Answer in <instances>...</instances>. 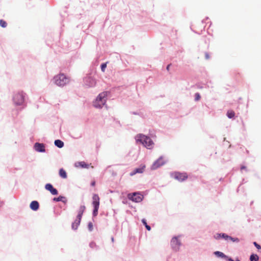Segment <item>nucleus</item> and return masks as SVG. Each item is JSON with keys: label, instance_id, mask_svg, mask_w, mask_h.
<instances>
[{"label": "nucleus", "instance_id": "obj_12", "mask_svg": "<svg viewBox=\"0 0 261 261\" xmlns=\"http://www.w3.org/2000/svg\"><path fill=\"white\" fill-rule=\"evenodd\" d=\"M145 168V165L142 166L141 167L135 169L133 171L130 173L129 175L130 176H133L135 175L136 173H142Z\"/></svg>", "mask_w": 261, "mask_h": 261}, {"label": "nucleus", "instance_id": "obj_20", "mask_svg": "<svg viewBox=\"0 0 261 261\" xmlns=\"http://www.w3.org/2000/svg\"><path fill=\"white\" fill-rule=\"evenodd\" d=\"M59 175L60 176L63 178H67V174L66 171L63 170V169H60L59 171Z\"/></svg>", "mask_w": 261, "mask_h": 261}, {"label": "nucleus", "instance_id": "obj_39", "mask_svg": "<svg viewBox=\"0 0 261 261\" xmlns=\"http://www.w3.org/2000/svg\"><path fill=\"white\" fill-rule=\"evenodd\" d=\"M229 261H233L231 258L228 259Z\"/></svg>", "mask_w": 261, "mask_h": 261}, {"label": "nucleus", "instance_id": "obj_26", "mask_svg": "<svg viewBox=\"0 0 261 261\" xmlns=\"http://www.w3.org/2000/svg\"><path fill=\"white\" fill-rule=\"evenodd\" d=\"M85 87L87 88L89 87H93L94 86V83H87V84L84 85Z\"/></svg>", "mask_w": 261, "mask_h": 261}, {"label": "nucleus", "instance_id": "obj_9", "mask_svg": "<svg viewBox=\"0 0 261 261\" xmlns=\"http://www.w3.org/2000/svg\"><path fill=\"white\" fill-rule=\"evenodd\" d=\"M45 188L46 190L49 191L53 195H57L58 193L57 189H55L50 184H46Z\"/></svg>", "mask_w": 261, "mask_h": 261}, {"label": "nucleus", "instance_id": "obj_17", "mask_svg": "<svg viewBox=\"0 0 261 261\" xmlns=\"http://www.w3.org/2000/svg\"><path fill=\"white\" fill-rule=\"evenodd\" d=\"M85 210V206H84V205L81 206L80 208H79V212H78V215H77V217H79V218H82L83 214Z\"/></svg>", "mask_w": 261, "mask_h": 261}, {"label": "nucleus", "instance_id": "obj_8", "mask_svg": "<svg viewBox=\"0 0 261 261\" xmlns=\"http://www.w3.org/2000/svg\"><path fill=\"white\" fill-rule=\"evenodd\" d=\"M35 150L39 152H44L45 151V145L42 143H36L34 144Z\"/></svg>", "mask_w": 261, "mask_h": 261}, {"label": "nucleus", "instance_id": "obj_25", "mask_svg": "<svg viewBox=\"0 0 261 261\" xmlns=\"http://www.w3.org/2000/svg\"><path fill=\"white\" fill-rule=\"evenodd\" d=\"M143 223L145 225V227L146 228V229L148 230H150L151 229V227L150 226H149V225H148L147 224V223L146 222V220L145 219H143L142 220Z\"/></svg>", "mask_w": 261, "mask_h": 261}, {"label": "nucleus", "instance_id": "obj_18", "mask_svg": "<svg viewBox=\"0 0 261 261\" xmlns=\"http://www.w3.org/2000/svg\"><path fill=\"white\" fill-rule=\"evenodd\" d=\"M55 145L59 148H62L64 146V142L60 140H56L55 141Z\"/></svg>", "mask_w": 261, "mask_h": 261}, {"label": "nucleus", "instance_id": "obj_32", "mask_svg": "<svg viewBox=\"0 0 261 261\" xmlns=\"http://www.w3.org/2000/svg\"><path fill=\"white\" fill-rule=\"evenodd\" d=\"M57 85L60 87H64L66 83H56Z\"/></svg>", "mask_w": 261, "mask_h": 261}, {"label": "nucleus", "instance_id": "obj_10", "mask_svg": "<svg viewBox=\"0 0 261 261\" xmlns=\"http://www.w3.org/2000/svg\"><path fill=\"white\" fill-rule=\"evenodd\" d=\"M174 177L179 181H183L187 178V175L186 173L176 172L174 173Z\"/></svg>", "mask_w": 261, "mask_h": 261}, {"label": "nucleus", "instance_id": "obj_13", "mask_svg": "<svg viewBox=\"0 0 261 261\" xmlns=\"http://www.w3.org/2000/svg\"><path fill=\"white\" fill-rule=\"evenodd\" d=\"M39 203L37 201H33L30 204V208L33 211H37L39 208Z\"/></svg>", "mask_w": 261, "mask_h": 261}, {"label": "nucleus", "instance_id": "obj_7", "mask_svg": "<svg viewBox=\"0 0 261 261\" xmlns=\"http://www.w3.org/2000/svg\"><path fill=\"white\" fill-rule=\"evenodd\" d=\"M127 197L129 199L136 202H140L143 199V196L139 193L128 194Z\"/></svg>", "mask_w": 261, "mask_h": 261}, {"label": "nucleus", "instance_id": "obj_5", "mask_svg": "<svg viewBox=\"0 0 261 261\" xmlns=\"http://www.w3.org/2000/svg\"><path fill=\"white\" fill-rule=\"evenodd\" d=\"M181 245L179 237H174L171 241V246L172 249L175 251H178Z\"/></svg>", "mask_w": 261, "mask_h": 261}, {"label": "nucleus", "instance_id": "obj_38", "mask_svg": "<svg viewBox=\"0 0 261 261\" xmlns=\"http://www.w3.org/2000/svg\"><path fill=\"white\" fill-rule=\"evenodd\" d=\"M169 67H170V65H168L167 67V70H169Z\"/></svg>", "mask_w": 261, "mask_h": 261}, {"label": "nucleus", "instance_id": "obj_33", "mask_svg": "<svg viewBox=\"0 0 261 261\" xmlns=\"http://www.w3.org/2000/svg\"><path fill=\"white\" fill-rule=\"evenodd\" d=\"M253 244L254 245V246L257 248V249H260L261 248V247L259 245H258V244H257L256 242H254L253 243Z\"/></svg>", "mask_w": 261, "mask_h": 261}, {"label": "nucleus", "instance_id": "obj_29", "mask_svg": "<svg viewBox=\"0 0 261 261\" xmlns=\"http://www.w3.org/2000/svg\"><path fill=\"white\" fill-rule=\"evenodd\" d=\"M195 101H198V100H199L200 99V96L199 94V93H196L195 94Z\"/></svg>", "mask_w": 261, "mask_h": 261}, {"label": "nucleus", "instance_id": "obj_6", "mask_svg": "<svg viewBox=\"0 0 261 261\" xmlns=\"http://www.w3.org/2000/svg\"><path fill=\"white\" fill-rule=\"evenodd\" d=\"M167 160H165L163 156H160L157 160H156L152 165L151 167V170H155L161 166L164 165Z\"/></svg>", "mask_w": 261, "mask_h": 261}, {"label": "nucleus", "instance_id": "obj_40", "mask_svg": "<svg viewBox=\"0 0 261 261\" xmlns=\"http://www.w3.org/2000/svg\"><path fill=\"white\" fill-rule=\"evenodd\" d=\"M111 239H112V242H113V241H114V238L112 237V238H111Z\"/></svg>", "mask_w": 261, "mask_h": 261}, {"label": "nucleus", "instance_id": "obj_16", "mask_svg": "<svg viewBox=\"0 0 261 261\" xmlns=\"http://www.w3.org/2000/svg\"><path fill=\"white\" fill-rule=\"evenodd\" d=\"M53 200L55 201H62L64 203H66L67 202L66 198L65 197L62 196H60L57 198H54Z\"/></svg>", "mask_w": 261, "mask_h": 261}, {"label": "nucleus", "instance_id": "obj_4", "mask_svg": "<svg viewBox=\"0 0 261 261\" xmlns=\"http://www.w3.org/2000/svg\"><path fill=\"white\" fill-rule=\"evenodd\" d=\"M92 205L94 207L93 215L95 217L97 215L99 206V197L97 194H94L92 197Z\"/></svg>", "mask_w": 261, "mask_h": 261}, {"label": "nucleus", "instance_id": "obj_15", "mask_svg": "<svg viewBox=\"0 0 261 261\" xmlns=\"http://www.w3.org/2000/svg\"><path fill=\"white\" fill-rule=\"evenodd\" d=\"M75 167L88 168V165L86 164L84 162H77L74 164Z\"/></svg>", "mask_w": 261, "mask_h": 261}, {"label": "nucleus", "instance_id": "obj_21", "mask_svg": "<svg viewBox=\"0 0 261 261\" xmlns=\"http://www.w3.org/2000/svg\"><path fill=\"white\" fill-rule=\"evenodd\" d=\"M259 257L257 254H252L250 257V261H258Z\"/></svg>", "mask_w": 261, "mask_h": 261}, {"label": "nucleus", "instance_id": "obj_24", "mask_svg": "<svg viewBox=\"0 0 261 261\" xmlns=\"http://www.w3.org/2000/svg\"><path fill=\"white\" fill-rule=\"evenodd\" d=\"M0 25L3 28H6L7 25V23L5 20H4L3 19H1L0 20Z\"/></svg>", "mask_w": 261, "mask_h": 261}, {"label": "nucleus", "instance_id": "obj_14", "mask_svg": "<svg viewBox=\"0 0 261 261\" xmlns=\"http://www.w3.org/2000/svg\"><path fill=\"white\" fill-rule=\"evenodd\" d=\"M81 220V218H79L77 217H76V220L72 224V228L73 229L76 230L78 226L79 225V224L80 223Z\"/></svg>", "mask_w": 261, "mask_h": 261}, {"label": "nucleus", "instance_id": "obj_34", "mask_svg": "<svg viewBox=\"0 0 261 261\" xmlns=\"http://www.w3.org/2000/svg\"><path fill=\"white\" fill-rule=\"evenodd\" d=\"M205 57L206 59H210V56L207 53H205Z\"/></svg>", "mask_w": 261, "mask_h": 261}, {"label": "nucleus", "instance_id": "obj_36", "mask_svg": "<svg viewBox=\"0 0 261 261\" xmlns=\"http://www.w3.org/2000/svg\"><path fill=\"white\" fill-rule=\"evenodd\" d=\"M95 181H93V182H92L91 183V185H92V186H94L95 185Z\"/></svg>", "mask_w": 261, "mask_h": 261}, {"label": "nucleus", "instance_id": "obj_28", "mask_svg": "<svg viewBox=\"0 0 261 261\" xmlns=\"http://www.w3.org/2000/svg\"><path fill=\"white\" fill-rule=\"evenodd\" d=\"M222 233H216L214 235V238L216 240H219L221 238Z\"/></svg>", "mask_w": 261, "mask_h": 261}, {"label": "nucleus", "instance_id": "obj_37", "mask_svg": "<svg viewBox=\"0 0 261 261\" xmlns=\"http://www.w3.org/2000/svg\"><path fill=\"white\" fill-rule=\"evenodd\" d=\"M245 169V166H242L241 168V170H243V169Z\"/></svg>", "mask_w": 261, "mask_h": 261}, {"label": "nucleus", "instance_id": "obj_11", "mask_svg": "<svg viewBox=\"0 0 261 261\" xmlns=\"http://www.w3.org/2000/svg\"><path fill=\"white\" fill-rule=\"evenodd\" d=\"M68 80L64 74L61 73L54 77L55 82H63L64 80Z\"/></svg>", "mask_w": 261, "mask_h": 261}, {"label": "nucleus", "instance_id": "obj_22", "mask_svg": "<svg viewBox=\"0 0 261 261\" xmlns=\"http://www.w3.org/2000/svg\"><path fill=\"white\" fill-rule=\"evenodd\" d=\"M227 116L229 118H232L234 116V113L232 111H229L227 112Z\"/></svg>", "mask_w": 261, "mask_h": 261}, {"label": "nucleus", "instance_id": "obj_19", "mask_svg": "<svg viewBox=\"0 0 261 261\" xmlns=\"http://www.w3.org/2000/svg\"><path fill=\"white\" fill-rule=\"evenodd\" d=\"M214 254L216 255L217 257H221V258H227V256H226L223 252L220 251H215L214 252Z\"/></svg>", "mask_w": 261, "mask_h": 261}, {"label": "nucleus", "instance_id": "obj_3", "mask_svg": "<svg viewBox=\"0 0 261 261\" xmlns=\"http://www.w3.org/2000/svg\"><path fill=\"white\" fill-rule=\"evenodd\" d=\"M135 138L137 142L142 144L147 149H151L153 147L154 143L149 137L142 134H139L136 136Z\"/></svg>", "mask_w": 261, "mask_h": 261}, {"label": "nucleus", "instance_id": "obj_2", "mask_svg": "<svg viewBox=\"0 0 261 261\" xmlns=\"http://www.w3.org/2000/svg\"><path fill=\"white\" fill-rule=\"evenodd\" d=\"M26 94L22 91L16 92L13 96L12 100L16 106L23 107L25 105Z\"/></svg>", "mask_w": 261, "mask_h": 261}, {"label": "nucleus", "instance_id": "obj_27", "mask_svg": "<svg viewBox=\"0 0 261 261\" xmlns=\"http://www.w3.org/2000/svg\"><path fill=\"white\" fill-rule=\"evenodd\" d=\"M107 62L103 63L101 65V69L102 72H105V69L107 67Z\"/></svg>", "mask_w": 261, "mask_h": 261}, {"label": "nucleus", "instance_id": "obj_31", "mask_svg": "<svg viewBox=\"0 0 261 261\" xmlns=\"http://www.w3.org/2000/svg\"><path fill=\"white\" fill-rule=\"evenodd\" d=\"M88 229L90 231L93 230V224L91 222H89L88 223Z\"/></svg>", "mask_w": 261, "mask_h": 261}, {"label": "nucleus", "instance_id": "obj_1", "mask_svg": "<svg viewBox=\"0 0 261 261\" xmlns=\"http://www.w3.org/2000/svg\"><path fill=\"white\" fill-rule=\"evenodd\" d=\"M109 94V92L108 91H103L99 93L96 98L93 101V106L96 109H102L106 104L107 97Z\"/></svg>", "mask_w": 261, "mask_h": 261}, {"label": "nucleus", "instance_id": "obj_35", "mask_svg": "<svg viewBox=\"0 0 261 261\" xmlns=\"http://www.w3.org/2000/svg\"><path fill=\"white\" fill-rule=\"evenodd\" d=\"M95 245V244L94 243H91L90 244V246L91 247H93V246Z\"/></svg>", "mask_w": 261, "mask_h": 261}, {"label": "nucleus", "instance_id": "obj_30", "mask_svg": "<svg viewBox=\"0 0 261 261\" xmlns=\"http://www.w3.org/2000/svg\"><path fill=\"white\" fill-rule=\"evenodd\" d=\"M228 236L227 234L225 233H222L221 238L225 239V240H228Z\"/></svg>", "mask_w": 261, "mask_h": 261}, {"label": "nucleus", "instance_id": "obj_23", "mask_svg": "<svg viewBox=\"0 0 261 261\" xmlns=\"http://www.w3.org/2000/svg\"><path fill=\"white\" fill-rule=\"evenodd\" d=\"M228 240H231V241L233 242H239V239L237 238H232L230 236H228Z\"/></svg>", "mask_w": 261, "mask_h": 261}]
</instances>
